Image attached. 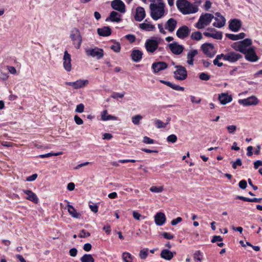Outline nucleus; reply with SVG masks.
<instances>
[{"instance_id":"f257e3e1","label":"nucleus","mask_w":262,"mask_h":262,"mask_svg":"<svg viewBox=\"0 0 262 262\" xmlns=\"http://www.w3.org/2000/svg\"><path fill=\"white\" fill-rule=\"evenodd\" d=\"M164 4L162 0H153L150 5L151 16L154 20H158L164 15Z\"/></svg>"},{"instance_id":"f03ea898","label":"nucleus","mask_w":262,"mask_h":262,"mask_svg":"<svg viewBox=\"0 0 262 262\" xmlns=\"http://www.w3.org/2000/svg\"><path fill=\"white\" fill-rule=\"evenodd\" d=\"M176 4L178 9L183 14L194 13L198 11V6L186 0H178Z\"/></svg>"},{"instance_id":"7ed1b4c3","label":"nucleus","mask_w":262,"mask_h":262,"mask_svg":"<svg viewBox=\"0 0 262 262\" xmlns=\"http://www.w3.org/2000/svg\"><path fill=\"white\" fill-rule=\"evenodd\" d=\"M214 18V16L210 13H205L202 14L198 22L195 24V27L199 29L204 28L210 24L212 19Z\"/></svg>"},{"instance_id":"20e7f679","label":"nucleus","mask_w":262,"mask_h":262,"mask_svg":"<svg viewBox=\"0 0 262 262\" xmlns=\"http://www.w3.org/2000/svg\"><path fill=\"white\" fill-rule=\"evenodd\" d=\"M252 41L251 39L246 38L244 40L235 42L232 45V47L236 51H239L242 53L247 51V47L252 45Z\"/></svg>"},{"instance_id":"39448f33","label":"nucleus","mask_w":262,"mask_h":262,"mask_svg":"<svg viewBox=\"0 0 262 262\" xmlns=\"http://www.w3.org/2000/svg\"><path fill=\"white\" fill-rule=\"evenodd\" d=\"M70 38L76 49H79L82 42V37L79 30L77 28H73L70 32Z\"/></svg>"},{"instance_id":"423d86ee","label":"nucleus","mask_w":262,"mask_h":262,"mask_svg":"<svg viewBox=\"0 0 262 262\" xmlns=\"http://www.w3.org/2000/svg\"><path fill=\"white\" fill-rule=\"evenodd\" d=\"M177 70L173 72L174 78L179 80H184L187 77L186 68L182 66H176Z\"/></svg>"},{"instance_id":"0eeeda50","label":"nucleus","mask_w":262,"mask_h":262,"mask_svg":"<svg viewBox=\"0 0 262 262\" xmlns=\"http://www.w3.org/2000/svg\"><path fill=\"white\" fill-rule=\"evenodd\" d=\"M85 53L87 56L95 58L97 59H101L104 55L103 50L97 47L93 49H87L85 50Z\"/></svg>"},{"instance_id":"6e6552de","label":"nucleus","mask_w":262,"mask_h":262,"mask_svg":"<svg viewBox=\"0 0 262 262\" xmlns=\"http://www.w3.org/2000/svg\"><path fill=\"white\" fill-rule=\"evenodd\" d=\"M242 55L236 52L231 51L224 54V60L230 62H235L242 58Z\"/></svg>"},{"instance_id":"1a4fd4ad","label":"nucleus","mask_w":262,"mask_h":262,"mask_svg":"<svg viewBox=\"0 0 262 262\" xmlns=\"http://www.w3.org/2000/svg\"><path fill=\"white\" fill-rule=\"evenodd\" d=\"M201 48L203 53L209 57H212L215 54L214 46L211 43H204Z\"/></svg>"},{"instance_id":"9d476101","label":"nucleus","mask_w":262,"mask_h":262,"mask_svg":"<svg viewBox=\"0 0 262 262\" xmlns=\"http://www.w3.org/2000/svg\"><path fill=\"white\" fill-rule=\"evenodd\" d=\"M159 42L155 39H147L145 47L148 53H153L158 48Z\"/></svg>"},{"instance_id":"9b49d317","label":"nucleus","mask_w":262,"mask_h":262,"mask_svg":"<svg viewBox=\"0 0 262 262\" xmlns=\"http://www.w3.org/2000/svg\"><path fill=\"white\" fill-rule=\"evenodd\" d=\"M190 33V29L185 25L180 27L176 32V35L181 39L187 37Z\"/></svg>"},{"instance_id":"f8f14e48","label":"nucleus","mask_w":262,"mask_h":262,"mask_svg":"<svg viewBox=\"0 0 262 262\" xmlns=\"http://www.w3.org/2000/svg\"><path fill=\"white\" fill-rule=\"evenodd\" d=\"M243 54L245 55L246 59L251 62H255L258 60V57L256 55L253 47H251L247 50Z\"/></svg>"},{"instance_id":"ddd939ff","label":"nucleus","mask_w":262,"mask_h":262,"mask_svg":"<svg viewBox=\"0 0 262 262\" xmlns=\"http://www.w3.org/2000/svg\"><path fill=\"white\" fill-rule=\"evenodd\" d=\"M111 7L115 10L121 13L125 12V6L124 3L121 0H114L111 2Z\"/></svg>"},{"instance_id":"4468645a","label":"nucleus","mask_w":262,"mask_h":262,"mask_svg":"<svg viewBox=\"0 0 262 262\" xmlns=\"http://www.w3.org/2000/svg\"><path fill=\"white\" fill-rule=\"evenodd\" d=\"M168 46L171 52L174 55L181 54L184 49L183 46L179 45L176 41L169 44Z\"/></svg>"},{"instance_id":"2eb2a0df","label":"nucleus","mask_w":262,"mask_h":262,"mask_svg":"<svg viewBox=\"0 0 262 262\" xmlns=\"http://www.w3.org/2000/svg\"><path fill=\"white\" fill-rule=\"evenodd\" d=\"M258 100L255 96H252L246 99H240L238 100L239 104L245 106L256 105L258 103Z\"/></svg>"},{"instance_id":"dca6fc26","label":"nucleus","mask_w":262,"mask_h":262,"mask_svg":"<svg viewBox=\"0 0 262 262\" xmlns=\"http://www.w3.org/2000/svg\"><path fill=\"white\" fill-rule=\"evenodd\" d=\"M207 31L204 33V35L207 37H211L216 39H221L222 33L216 31L214 28H208Z\"/></svg>"},{"instance_id":"f3484780","label":"nucleus","mask_w":262,"mask_h":262,"mask_svg":"<svg viewBox=\"0 0 262 262\" xmlns=\"http://www.w3.org/2000/svg\"><path fill=\"white\" fill-rule=\"evenodd\" d=\"M214 18L215 20L213 24L214 27L220 28L224 26L226 23V19L220 13H216Z\"/></svg>"},{"instance_id":"a211bd4d","label":"nucleus","mask_w":262,"mask_h":262,"mask_svg":"<svg viewBox=\"0 0 262 262\" xmlns=\"http://www.w3.org/2000/svg\"><path fill=\"white\" fill-rule=\"evenodd\" d=\"M168 67L167 64L164 61L155 62L152 64V69L155 73L166 69Z\"/></svg>"},{"instance_id":"6ab92c4d","label":"nucleus","mask_w":262,"mask_h":262,"mask_svg":"<svg viewBox=\"0 0 262 262\" xmlns=\"http://www.w3.org/2000/svg\"><path fill=\"white\" fill-rule=\"evenodd\" d=\"M177 21L173 18H170L167 20L165 25V29L169 32H173L176 28Z\"/></svg>"},{"instance_id":"aec40b11","label":"nucleus","mask_w":262,"mask_h":262,"mask_svg":"<svg viewBox=\"0 0 262 262\" xmlns=\"http://www.w3.org/2000/svg\"><path fill=\"white\" fill-rule=\"evenodd\" d=\"M198 54V51L196 49H191L187 54V63L190 66L194 64V57Z\"/></svg>"},{"instance_id":"412c9836","label":"nucleus","mask_w":262,"mask_h":262,"mask_svg":"<svg viewBox=\"0 0 262 262\" xmlns=\"http://www.w3.org/2000/svg\"><path fill=\"white\" fill-rule=\"evenodd\" d=\"M63 67L67 71L71 70V55L67 51H64L63 56Z\"/></svg>"},{"instance_id":"4be33fe9","label":"nucleus","mask_w":262,"mask_h":262,"mask_svg":"<svg viewBox=\"0 0 262 262\" xmlns=\"http://www.w3.org/2000/svg\"><path fill=\"white\" fill-rule=\"evenodd\" d=\"M241 25L242 24L240 20L238 19H233L230 20L229 25V28L231 31L233 32H237L241 27Z\"/></svg>"},{"instance_id":"5701e85b","label":"nucleus","mask_w":262,"mask_h":262,"mask_svg":"<svg viewBox=\"0 0 262 262\" xmlns=\"http://www.w3.org/2000/svg\"><path fill=\"white\" fill-rule=\"evenodd\" d=\"M23 192L27 195L26 199L30 201L35 204L38 202V199L36 194L30 190H23Z\"/></svg>"},{"instance_id":"b1692460","label":"nucleus","mask_w":262,"mask_h":262,"mask_svg":"<svg viewBox=\"0 0 262 262\" xmlns=\"http://www.w3.org/2000/svg\"><path fill=\"white\" fill-rule=\"evenodd\" d=\"M155 221L157 225L162 226L166 222V217L164 213L160 212L156 214Z\"/></svg>"},{"instance_id":"393cba45","label":"nucleus","mask_w":262,"mask_h":262,"mask_svg":"<svg viewBox=\"0 0 262 262\" xmlns=\"http://www.w3.org/2000/svg\"><path fill=\"white\" fill-rule=\"evenodd\" d=\"M145 16V12L143 8L138 7L136 9V13L135 19L136 21H141Z\"/></svg>"},{"instance_id":"a878e982","label":"nucleus","mask_w":262,"mask_h":262,"mask_svg":"<svg viewBox=\"0 0 262 262\" xmlns=\"http://www.w3.org/2000/svg\"><path fill=\"white\" fill-rule=\"evenodd\" d=\"M174 254H176V252H172L168 249H165L161 251L160 256L164 259L170 260L173 258Z\"/></svg>"},{"instance_id":"bb28decb","label":"nucleus","mask_w":262,"mask_h":262,"mask_svg":"<svg viewBox=\"0 0 262 262\" xmlns=\"http://www.w3.org/2000/svg\"><path fill=\"white\" fill-rule=\"evenodd\" d=\"M219 100L222 104L224 105L231 102L232 98L231 96L228 95L227 94L222 93L221 95H219Z\"/></svg>"},{"instance_id":"cd10ccee","label":"nucleus","mask_w":262,"mask_h":262,"mask_svg":"<svg viewBox=\"0 0 262 262\" xmlns=\"http://www.w3.org/2000/svg\"><path fill=\"white\" fill-rule=\"evenodd\" d=\"M68 211L72 217L75 219H79L81 216V214L77 212L72 205L68 204Z\"/></svg>"},{"instance_id":"c85d7f7f","label":"nucleus","mask_w":262,"mask_h":262,"mask_svg":"<svg viewBox=\"0 0 262 262\" xmlns=\"http://www.w3.org/2000/svg\"><path fill=\"white\" fill-rule=\"evenodd\" d=\"M98 34L101 36H108L111 34V29L110 27H103L97 29Z\"/></svg>"},{"instance_id":"c756f323","label":"nucleus","mask_w":262,"mask_h":262,"mask_svg":"<svg viewBox=\"0 0 262 262\" xmlns=\"http://www.w3.org/2000/svg\"><path fill=\"white\" fill-rule=\"evenodd\" d=\"M111 20L113 22H120L121 21L120 15L116 11L111 12L109 17L106 19V21Z\"/></svg>"},{"instance_id":"7c9ffc66","label":"nucleus","mask_w":262,"mask_h":262,"mask_svg":"<svg viewBox=\"0 0 262 262\" xmlns=\"http://www.w3.org/2000/svg\"><path fill=\"white\" fill-rule=\"evenodd\" d=\"M142 53L139 50H133L132 54V59L134 61L138 62L140 61L142 57Z\"/></svg>"},{"instance_id":"2f4dec72","label":"nucleus","mask_w":262,"mask_h":262,"mask_svg":"<svg viewBox=\"0 0 262 262\" xmlns=\"http://www.w3.org/2000/svg\"><path fill=\"white\" fill-rule=\"evenodd\" d=\"M226 36L231 40H237L244 38L245 37V34L243 32L236 35L227 33L226 34Z\"/></svg>"},{"instance_id":"473e14b6","label":"nucleus","mask_w":262,"mask_h":262,"mask_svg":"<svg viewBox=\"0 0 262 262\" xmlns=\"http://www.w3.org/2000/svg\"><path fill=\"white\" fill-rule=\"evenodd\" d=\"M139 27L146 31H152L155 29V26L151 24L142 23L139 24Z\"/></svg>"},{"instance_id":"72a5a7b5","label":"nucleus","mask_w":262,"mask_h":262,"mask_svg":"<svg viewBox=\"0 0 262 262\" xmlns=\"http://www.w3.org/2000/svg\"><path fill=\"white\" fill-rule=\"evenodd\" d=\"M101 118L102 120L107 121L110 120H117V117L114 116L108 115L107 110L102 111L101 115Z\"/></svg>"},{"instance_id":"f704fd0d","label":"nucleus","mask_w":262,"mask_h":262,"mask_svg":"<svg viewBox=\"0 0 262 262\" xmlns=\"http://www.w3.org/2000/svg\"><path fill=\"white\" fill-rule=\"evenodd\" d=\"M89 83L88 80L79 79L75 81V89L82 88L86 85Z\"/></svg>"},{"instance_id":"c9c22d12","label":"nucleus","mask_w":262,"mask_h":262,"mask_svg":"<svg viewBox=\"0 0 262 262\" xmlns=\"http://www.w3.org/2000/svg\"><path fill=\"white\" fill-rule=\"evenodd\" d=\"M190 38L192 40L199 41L202 39L203 36L201 32L195 31L191 33Z\"/></svg>"},{"instance_id":"e433bc0d","label":"nucleus","mask_w":262,"mask_h":262,"mask_svg":"<svg viewBox=\"0 0 262 262\" xmlns=\"http://www.w3.org/2000/svg\"><path fill=\"white\" fill-rule=\"evenodd\" d=\"M81 262H95L94 258L91 254H84L81 258Z\"/></svg>"},{"instance_id":"4c0bfd02","label":"nucleus","mask_w":262,"mask_h":262,"mask_svg":"<svg viewBox=\"0 0 262 262\" xmlns=\"http://www.w3.org/2000/svg\"><path fill=\"white\" fill-rule=\"evenodd\" d=\"M222 58L224 59V54L217 55L213 61V64L215 66H217L219 67H222L223 64V63L219 62V60H220Z\"/></svg>"},{"instance_id":"58836bf2","label":"nucleus","mask_w":262,"mask_h":262,"mask_svg":"<svg viewBox=\"0 0 262 262\" xmlns=\"http://www.w3.org/2000/svg\"><path fill=\"white\" fill-rule=\"evenodd\" d=\"M142 118L143 117L140 115H135L132 118V122L135 125H139L140 120H141Z\"/></svg>"},{"instance_id":"ea45409f","label":"nucleus","mask_w":262,"mask_h":262,"mask_svg":"<svg viewBox=\"0 0 262 262\" xmlns=\"http://www.w3.org/2000/svg\"><path fill=\"white\" fill-rule=\"evenodd\" d=\"M122 258L124 262H132V256L129 253L124 252L122 254Z\"/></svg>"},{"instance_id":"a19ab883","label":"nucleus","mask_w":262,"mask_h":262,"mask_svg":"<svg viewBox=\"0 0 262 262\" xmlns=\"http://www.w3.org/2000/svg\"><path fill=\"white\" fill-rule=\"evenodd\" d=\"M148 249L147 248L141 250L140 251L139 254L140 258L142 259H145L148 254Z\"/></svg>"},{"instance_id":"79ce46f5","label":"nucleus","mask_w":262,"mask_h":262,"mask_svg":"<svg viewBox=\"0 0 262 262\" xmlns=\"http://www.w3.org/2000/svg\"><path fill=\"white\" fill-rule=\"evenodd\" d=\"M155 123L158 128H165L168 124V123H164L158 119L155 121Z\"/></svg>"},{"instance_id":"37998d69","label":"nucleus","mask_w":262,"mask_h":262,"mask_svg":"<svg viewBox=\"0 0 262 262\" xmlns=\"http://www.w3.org/2000/svg\"><path fill=\"white\" fill-rule=\"evenodd\" d=\"M150 191H151L152 192H156V193H160L163 191V186H160V187H156V186H152L149 189Z\"/></svg>"},{"instance_id":"c03bdc74","label":"nucleus","mask_w":262,"mask_h":262,"mask_svg":"<svg viewBox=\"0 0 262 262\" xmlns=\"http://www.w3.org/2000/svg\"><path fill=\"white\" fill-rule=\"evenodd\" d=\"M167 141L168 142L175 143L177 141V137L173 134L170 135L167 137Z\"/></svg>"},{"instance_id":"a18cd8bd","label":"nucleus","mask_w":262,"mask_h":262,"mask_svg":"<svg viewBox=\"0 0 262 262\" xmlns=\"http://www.w3.org/2000/svg\"><path fill=\"white\" fill-rule=\"evenodd\" d=\"M232 167L233 169H235L237 168V166H241L242 164V160L241 159H237L235 162H232Z\"/></svg>"},{"instance_id":"49530a36","label":"nucleus","mask_w":262,"mask_h":262,"mask_svg":"<svg viewBox=\"0 0 262 262\" xmlns=\"http://www.w3.org/2000/svg\"><path fill=\"white\" fill-rule=\"evenodd\" d=\"M236 128V126L234 125H229L227 127V130L230 134H234L235 132Z\"/></svg>"},{"instance_id":"de8ad7c7","label":"nucleus","mask_w":262,"mask_h":262,"mask_svg":"<svg viewBox=\"0 0 262 262\" xmlns=\"http://www.w3.org/2000/svg\"><path fill=\"white\" fill-rule=\"evenodd\" d=\"M199 77L202 80L207 81L210 79V75L205 73H202L200 74Z\"/></svg>"},{"instance_id":"09e8293b","label":"nucleus","mask_w":262,"mask_h":262,"mask_svg":"<svg viewBox=\"0 0 262 262\" xmlns=\"http://www.w3.org/2000/svg\"><path fill=\"white\" fill-rule=\"evenodd\" d=\"M143 142L146 144H153L154 143V140L147 136H145L143 137Z\"/></svg>"},{"instance_id":"8fccbe9b","label":"nucleus","mask_w":262,"mask_h":262,"mask_svg":"<svg viewBox=\"0 0 262 262\" xmlns=\"http://www.w3.org/2000/svg\"><path fill=\"white\" fill-rule=\"evenodd\" d=\"M125 38L130 42L133 43L135 41L136 37L132 34H128L125 36Z\"/></svg>"},{"instance_id":"3c124183","label":"nucleus","mask_w":262,"mask_h":262,"mask_svg":"<svg viewBox=\"0 0 262 262\" xmlns=\"http://www.w3.org/2000/svg\"><path fill=\"white\" fill-rule=\"evenodd\" d=\"M84 105L82 103H80L77 105L76 112L77 113H82L84 111Z\"/></svg>"},{"instance_id":"603ef678","label":"nucleus","mask_w":262,"mask_h":262,"mask_svg":"<svg viewBox=\"0 0 262 262\" xmlns=\"http://www.w3.org/2000/svg\"><path fill=\"white\" fill-rule=\"evenodd\" d=\"M90 236V233L89 232H86L84 230H82L79 235L80 237H86Z\"/></svg>"},{"instance_id":"864d4df0","label":"nucleus","mask_w":262,"mask_h":262,"mask_svg":"<svg viewBox=\"0 0 262 262\" xmlns=\"http://www.w3.org/2000/svg\"><path fill=\"white\" fill-rule=\"evenodd\" d=\"M89 207L93 212L97 213L98 212V207L96 204H89Z\"/></svg>"},{"instance_id":"5fc2aeb1","label":"nucleus","mask_w":262,"mask_h":262,"mask_svg":"<svg viewBox=\"0 0 262 262\" xmlns=\"http://www.w3.org/2000/svg\"><path fill=\"white\" fill-rule=\"evenodd\" d=\"M171 88L178 91H183L184 90V88L174 84H172Z\"/></svg>"},{"instance_id":"6e6d98bb","label":"nucleus","mask_w":262,"mask_h":262,"mask_svg":"<svg viewBox=\"0 0 262 262\" xmlns=\"http://www.w3.org/2000/svg\"><path fill=\"white\" fill-rule=\"evenodd\" d=\"M239 187L242 189H244L247 187V183L246 181L245 180H242L239 182L238 184Z\"/></svg>"},{"instance_id":"4d7b16f0","label":"nucleus","mask_w":262,"mask_h":262,"mask_svg":"<svg viewBox=\"0 0 262 262\" xmlns=\"http://www.w3.org/2000/svg\"><path fill=\"white\" fill-rule=\"evenodd\" d=\"M202 255L201 252L200 251H196L194 254V258L195 259H197L198 260L201 261L202 258L200 256Z\"/></svg>"},{"instance_id":"13d9d810","label":"nucleus","mask_w":262,"mask_h":262,"mask_svg":"<svg viewBox=\"0 0 262 262\" xmlns=\"http://www.w3.org/2000/svg\"><path fill=\"white\" fill-rule=\"evenodd\" d=\"M111 48L116 52H119L120 51V46L119 43L112 45Z\"/></svg>"},{"instance_id":"bf43d9fd","label":"nucleus","mask_w":262,"mask_h":262,"mask_svg":"<svg viewBox=\"0 0 262 262\" xmlns=\"http://www.w3.org/2000/svg\"><path fill=\"white\" fill-rule=\"evenodd\" d=\"M74 120L76 123L78 125H81L83 123V120L77 115L74 116Z\"/></svg>"},{"instance_id":"052dcab7","label":"nucleus","mask_w":262,"mask_h":262,"mask_svg":"<svg viewBox=\"0 0 262 262\" xmlns=\"http://www.w3.org/2000/svg\"><path fill=\"white\" fill-rule=\"evenodd\" d=\"M182 221V219L180 217H178L177 219L173 220L171 222V224L172 226H176L177 224L181 222Z\"/></svg>"},{"instance_id":"680f3d73","label":"nucleus","mask_w":262,"mask_h":262,"mask_svg":"<svg viewBox=\"0 0 262 262\" xmlns=\"http://www.w3.org/2000/svg\"><path fill=\"white\" fill-rule=\"evenodd\" d=\"M162 235L166 239H171L173 238V236L172 234L167 232H164Z\"/></svg>"},{"instance_id":"e2e57ef3","label":"nucleus","mask_w":262,"mask_h":262,"mask_svg":"<svg viewBox=\"0 0 262 262\" xmlns=\"http://www.w3.org/2000/svg\"><path fill=\"white\" fill-rule=\"evenodd\" d=\"M37 177V174L36 173L33 174L29 177H28L26 179V180L29 182L33 181L36 180Z\"/></svg>"},{"instance_id":"0e129e2a","label":"nucleus","mask_w":262,"mask_h":262,"mask_svg":"<svg viewBox=\"0 0 262 262\" xmlns=\"http://www.w3.org/2000/svg\"><path fill=\"white\" fill-rule=\"evenodd\" d=\"M69 253L71 256L75 257L77 254V250L75 248H72L70 249Z\"/></svg>"},{"instance_id":"69168bd1","label":"nucleus","mask_w":262,"mask_h":262,"mask_svg":"<svg viewBox=\"0 0 262 262\" xmlns=\"http://www.w3.org/2000/svg\"><path fill=\"white\" fill-rule=\"evenodd\" d=\"M223 238L219 235H214L211 240V242L214 243L217 241H222Z\"/></svg>"},{"instance_id":"338daca9","label":"nucleus","mask_w":262,"mask_h":262,"mask_svg":"<svg viewBox=\"0 0 262 262\" xmlns=\"http://www.w3.org/2000/svg\"><path fill=\"white\" fill-rule=\"evenodd\" d=\"M133 215L134 218L136 220H140L141 217V215L136 211H133Z\"/></svg>"},{"instance_id":"774afa93","label":"nucleus","mask_w":262,"mask_h":262,"mask_svg":"<svg viewBox=\"0 0 262 262\" xmlns=\"http://www.w3.org/2000/svg\"><path fill=\"white\" fill-rule=\"evenodd\" d=\"M92 249V245L89 243H86L83 246V250L86 252L90 251Z\"/></svg>"}]
</instances>
